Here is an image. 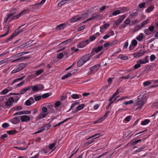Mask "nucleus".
I'll use <instances>...</instances> for the list:
<instances>
[{
    "mask_svg": "<svg viewBox=\"0 0 158 158\" xmlns=\"http://www.w3.org/2000/svg\"><path fill=\"white\" fill-rule=\"evenodd\" d=\"M25 25V24H23L19 27L16 30V31L15 32L13 33L9 38L7 39V40H6L5 42L7 43L8 42V41L11 40L14 37L20 34L21 32L23 31V30H18L21 27H22Z\"/></svg>",
    "mask_w": 158,
    "mask_h": 158,
    "instance_id": "1",
    "label": "nucleus"
},
{
    "mask_svg": "<svg viewBox=\"0 0 158 158\" xmlns=\"http://www.w3.org/2000/svg\"><path fill=\"white\" fill-rule=\"evenodd\" d=\"M42 112L41 113L38 115V117L39 119H41L46 117L48 114L47 112L48 110L46 107H43L42 108Z\"/></svg>",
    "mask_w": 158,
    "mask_h": 158,
    "instance_id": "2",
    "label": "nucleus"
},
{
    "mask_svg": "<svg viewBox=\"0 0 158 158\" xmlns=\"http://www.w3.org/2000/svg\"><path fill=\"white\" fill-rule=\"evenodd\" d=\"M30 11V9H27L22 11L20 13L17 15L13 16L12 18L13 19H18L21 16L28 13Z\"/></svg>",
    "mask_w": 158,
    "mask_h": 158,
    "instance_id": "3",
    "label": "nucleus"
},
{
    "mask_svg": "<svg viewBox=\"0 0 158 158\" xmlns=\"http://www.w3.org/2000/svg\"><path fill=\"white\" fill-rule=\"evenodd\" d=\"M146 99H138L136 101L135 105L136 106H138V109H141L142 107L146 102Z\"/></svg>",
    "mask_w": 158,
    "mask_h": 158,
    "instance_id": "4",
    "label": "nucleus"
},
{
    "mask_svg": "<svg viewBox=\"0 0 158 158\" xmlns=\"http://www.w3.org/2000/svg\"><path fill=\"white\" fill-rule=\"evenodd\" d=\"M145 52V50H140L137 52L133 54V56L135 58H138L143 56Z\"/></svg>",
    "mask_w": 158,
    "mask_h": 158,
    "instance_id": "5",
    "label": "nucleus"
},
{
    "mask_svg": "<svg viewBox=\"0 0 158 158\" xmlns=\"http://www.w3.org/2000/svg\"><path fill=\"white\" fill-rule=\"evenodd\" d=\"M20 118L22 122H27L30 120V117L27 115L21 116L20 117Z\"/></svg>",
    "mask_w": 158,
    "mask_h": 158,
    "instance_id": "6",
    "label": "nucleus"
},
{
    "mask_svg": "<svg viewBox=\"0 0 158 158\" xmlns=\"http://www.w3.org/2000/svg\"><path fill=\"white\" fill-rule=\"evenodd\" d=\"M103 48V47L102 46H99L97 48H93L92 49L91 53L94 54V55L95 54L94 53H97L101 51Z\"/></svg>",
    "mask_w": 158,
    "mask_h": 158,
    "instance_id": "7",
    "label": "nucleus"
},
{
    "mask_svg": "<svg viewBox=\"0 0 158 158\" xmlns=\"http://www.w3.org/2000/svg\"><path fill=\"white\" fill-rule=\"evenodd\" d=\"M50 96V94L49 93H45L42 95H39L38 94L35 95L34 96V99H41V98H46Z\"/></svg>",
    "mask_w": 158,
    "mask_h": 158,
    "instance_id": "8",
    "label": "nucleus"
},
{
    "mask_svg": "<svg viewBox=\"0 0 158 158\" xmlns=\"http://www.w3.org/2000/svg\"><path fill=\"white\" fill-rule=\"evenodd\" d=\"M10 122L13 124H16L19 123L20 121V117L17 116L14 118L10 120Z\"/></svg>",
    "mask_w": 158,
    "mask_h": 158,
    "instance_id": "9",
    "label": "nucleus"
},
{
    "mask_svg": "<svg viewBox=\"0 0 158 158\" xmlns=\"http://www.w3.org/2000/svg\"><path fill=\"white\" fill-rule=\"evenodd\" d=\"M94 54L92 53H90V54H88L84 56L81 58L83 59V60L85 62L89 60L91 56H93Z\"/></svg>",
    "mask_w": 158,
    "mask_h": 158,
    "instance_id": "10",
    "label": "nucleus"
},
{
    "mask_svg": "<svg viewBox=\"0 0 158 158\" xmlns=\"http://www.w3.org/2000/svg\"><path fill=\"white\" fill-rule=\"evenodd\" d=\"M30 58V57L28 56V57H26V56H22L21 57H20L19 58L16 59L15 60H12L11 61V62L12 63L15 62H17V61H19V62H21L23 61V60H25L26 59H29Z\"/></svg>",
    "mask_w": 158,
    "mask_h": 158,
    "instance_id": "11",
    "label": "nucleus"
},
{
    "mask_svg": "<svg viewBox=\"0 0 158 158\" xmlns=\"http://www.w3.org/2000/svg\"><path fill=\"white\" fill-rule=\"evenodd\" d=\"M88 13H85L83 14L78 15L79 20H83L87 18L88 16Z\"/></svg>",
    "mask_w": 158,
    "mask_h": 158,
    "instance_id": "12",
    "label": "nucleus"
},
{
    "mask_svg": "<svg viewBox=\"0 0 158 158\" xmlns=\"http://www.w3.org/2000/svg\"><path fill=\"white\" fill-rule=\"evenodd\" d=\"M15 99H8L5 102V105L6 106L11 107L13 105Z\"/></svg>",
    "mask_w": 158,
    "mask_h": 158,
    "instance_id": "13",
    "label": "nucleus"
},
{
    "mask_svg": "<svg viewBox=\"0 0 158 158\" xmlns=\"http://www.w3.org/2000/svg\"><path fill=\"white\" fill-rule=\"evenodd\" d=\"M121 92V90L119 88L118 89L116 92L112 95V97L110 99H116L117 98H118L119 96H117V95Z\"/></svg>",
    "mask_w": 158,
    "mask_h": 158,
    "instance_id": "14",
    "label": "nucleus"
},
{
    "mask_svg": "<svg viewBox=\"0 0 158 158\" xmlns=\"http://www.w3.org/2000/svg\"><path fill=\"white\" fill-rule=\"evenodd\" d=\"M66 26V25L65 23L61 24L56 27V31L64 29Z\"/></svg>",
    "mask_w": 158,
    "mask_h": 158,
    "instance_id": "15",
    "label": "nucleus"
},
{
    "mask_svg": "<svg viewBox=\"0 0 158 158\" xmlns=\"http://www.w3.org/2000/svg\"><path fill=\"white\" fill-rule=\"evenodd\" d=\"M31 89V86H29L27 87H25L21 90L20 93L21 94H23L27 91L30 90Z\"/></svg>",
    "mask_w": 158,
    "mask_h": 158,
    "instance_id": "16",
    "label": "nucleus"
},
{
    "mask_svg": "<svg viewBox=\"0 0 158 158\" xmlns=\"http://www.w3.org/2000/svg\"><path fill=\"white\" fill-rule=\"evenodd\" d=\"M85 63V62L83 60V59L81 58L78 60L77 62V66L78 67H81Z\"/></svg>",
    "mask_w": 158,
    "mask_h": 158,
    "instance_id": "17",
    "label": "nucleus"
},
{
    "mask_svg": "<svg viewBox=\"0 0 158 158\" xmlns=\"http://www.w3.org/2000/svg\"><path fill=\"white\" fill-rule=\"evenodd\" d=\"M87 44V43L84 41L80 43L77 45V47L79 48H83L85 47Z\"/></svg>",
    "mask_w": 158,
    "mask_h": 158,
    "instance_id": "18",
    "label": "nucleus"
},
{
    "mask_svg": "<svg viewBox=\"0 0 158 158\" xmlns=\"http://www.w3.org/2000/svg\"><path fill=\"white\" fill-rule=\"evenodd\" d=\"M100 67V65L99 64H97L91 67L90 70L92 72L94 71V69H95V70L97 71L99 69Z\"/></svg>",
    "mask_w": 158,
    "mask_h": 158,
    "instance_id": "19",
    "label": "nucleus"
},
{
    "mask_svg": "<svg viewBox=\"0 0 158 158\" xmlns=\"http://www.w3.org/2000/svg\"><path fill=\"white\" fill-rule=\"evenodd\" d=\"M79 20V18L78 16V15L72 18V19L70 20V22L73 23Z\"/></svg>",
    "mask_w": 158,
    "mask_h": 158,
    "instance_id": "20",
    "label": "nucleus"
},
{
    "mask_svg": "<svg viewBox=\"0 0 158 158\" xmlns=\"http://www.w3.org/2000/svg\"><path fill=\"white\" fill-rule=\"evenodd\" d=\"M26 64L23 63L20 64L18 66V68L20 71L23 69L26 66Z\"/></svg>",
    "mask_w": 158,
    "mask_h": 158,
    "instance_id": "21",
    "label": "nucleus"
},
{
    "mask_svg": "<svg viewBox=\"0 0 158 158\" xmlns=\"http://www.w3.org/2000/svg\"><path fill=\"white\" fill-rule=\"evenodd\" d=\"M144 37L143 36V34L141 33L139 34V35L136 37V39L139 41H141L142 40Z\"/></svg>",
    "mask_w": 158,
    "mask_h": 158,
    "instance_id": "22",
    "label": "nucleus"
},
{
    "mask_svg": "<svg viewBox=\"0 0 158 158\" xmlns=\"http://www.w3.org/2000/svg\"><path fill=\"white\" fill-rule=\"evenodd\" d=\"M150 121V120L149 119H145L141 123V124L143 126L146 125L148 124Z\"/></svg>",
    "mask_w": 158,
    "mask_h": 158,
    "instance_id": "23",
    "label": "nucleus"
},
{
    "mask_svg": "<svg viewBox=\"0 0 158 158\" xmlns=\"http://www.w3.org/2000/svg\"><path fill=\"white\" fill-rule=\"evenodd\" d=\"M25 77V76H23L21 77L16 79L14 80L13 81H12V84H11V85H13L16 82L18 81L22 80Z\"/></svg>",
    "mask_w": 158,
    "mask_h": 158,
    "instance_id": "24",
    "label": "nucleus"
},
{
    "mask_svg": "<svg viewBox=\"0 0 158 158\" xmlns=\"http://www.w3.org/2000/svg\"><path fill=\"white\" fill-rule=\"evenodd\" d=\"M51 125L49 124H44L42 127L44 129V130L46 129L48 130L50 127Z\"/></svg>",
    "mask_w": 158,
    "mask_h": 158,
    "instance_id": "25",
    "label": "nucleus"
},
{
    "mask_svg": "<svg viewBox=\"0 0 158 158\" xmlns=\"http://www.w3.org/2000/svg\"><path fill=\"white\" fill-rule=\"evenodd\" d=\"M72 118V117H70V118H66V119H64V121H63L61 122H60L59 123H58V124L55 125V126H54V127H58V126H59L60 125H61L62 124V123H64V122H65L66 121H67L68 120L71 119V118Z\"/></svg>",
    "mask_w": 158,
    "mask_h": 158,
    "instance_id": "26",
    "label": "nucleus"
},
{
    "mask_svg": "<svg viewBox=\"0 0 158 158\" xmlns=\"http://www.w3.org/2000/svg\"><path fill=\"white\" fill-rule=\"evenodd\" d=\"M45 1L46 0H42L41 2L39 3H36V4H35L34 5H31V7L32 8H34L35 7H34L35 6H36L37 5H40V4H44L45 2Z\"/></svg>",
    "mask_w": 158,
    "mask_h": 158,
    "instance_id": "27",
    "label": "nucleus"
},
{
    "mask_svg": "<svg viewBox=\"0 0 158 158\" xmlns=\"http://www.w3.org/2000/svg\"><path fill=\"white\" fill-rule=\"evenodd\" d=\"M68 2V1L67 0H62L60 2H59L58 4V6H61L63 5L64 4L66 3L67 2Z\"/></svg>",
    "mask_w": 158,
    "mask_h": 158,
    "instance_id": "28",
    "label": "nucleus"
},
{
    "mask_svg": "<svg viewBox=\"0 0 158 158\" xmlns=\"http://www.w3.org/2000/svg\"><path fill=\"white\" fill-rule=\"evenodd\" d=\"M118 58L122 60H126L128 59V56H124L123 55H120L118 56Z\"/></svg>",
    "mask_w": 158,
    "mask_h": 158,
    "instance_id": "29",
    "label": "nucleus"
},
{
    "mask_svg": "<svg viewBox=\"0 0 158 158\" xmlns=\"http://www.w3.org/2000/svg\"><path fill=\"white\" fill-rule=\"evenodd\" d=\"M17 9H13L10 12V13L8 15L9 16H10V17L14 15L16 12Z\"/></svg>",
    "mask_w": 158,
    "mask_h": 158,
    "instance_id": "30",
    "label": "nucleus"
},
{
    "mask_svg": "<svg viewBox=\"0 0 158 158\" xmlns=\"http://www.w3.org/2000/svg\"><path fill=\"white\" fill-rule=\"evenodd\" d=\"M115 99H109V101L110 102L106 106V109H108L110 107V105L113 103L115 101Z\"/></svg>",
    "mask_w": 158,
    "mask_h": 158,
    "instance_id": "31",
    "label": "nucleus"
},
{
    "mask_svg": "<svg viewBox=\"0 0 158 158\" xmlns=\"http://www.w3.org/2000/svg\"><path fill=\"white\" fill-rule=\"evenodd\" d=\"M85 106V105L84 104H82L78 106L76 108L77 110L79 111L83 109Z\"/></svg>",
    "mask_w": 158,
    "mask_h": 158,
    "instance_id": "32",
    "label": "nucleus"
},
{
    "mask_svg": "<svg viewBox=\"0 0 158 158\" xmlns=\"http://www.w3.org/2000/svg\"><path fill=\"white\" fill-rule=\"evenodd\" d=\"M7 133L9 135H14V134H15L16 133V131L15 130H10V131H8L7 132Z\"/></svg>",
    "mask_w": 158,
    "mask_h": 158,
    "instance_id": "33",
    "label": "nucleus"
},
{
    "mask_svg": "<svg viewBox=\"0 0 158 158\" xmlns=\"http://www.w3.org/2000/svg\"><path fill=\"white\" fill-rule=\"evenodd\" d=\"M126 16L124 15H122L119 17L118 20L121 23L123 19L125 18Z\"/></svg>",
    "mask_w": 158,
    "mask_h": 158,
    "instance_id": "34",
    "label": "nucleus"
},
{
    "mask_svg": "<svg viewBox=\"0 0 158 158\" xmlns=\"http://www.w3.org/2000/svg\"><path fill=\"white\" fill-rule=\"evenodd\" d=\"M96 20H99L101 19L102 17V16L101 15L98 14L94 16Z\"/></svg>",
    "mask_w": 158,
    "mask_h": 158,
    "instance_id": "35",
    "label": "nucleus"
},
{
    "mask_svg": "<svg viewBox=\"0 0 158 158\" xmlns=\"http://www.w3.org/2000/svg\"><path fill=\"white\" fill-rule=\"evenodd\" d=\"M71 73H68L67 74L64 75L61 78V79L62 80H64L66 78H68L69 77L71 76Z\"/></svg>",
    "mask_w": 158,
    "mask_h": 158,
    "instance_id": "36",
    "label": "nucleus"
},
{
    "mask_svg": "<svg viewBox=\"0 0 158 158\" xmlns=\"http://www.w3.org/2000/svg\"><path fill=\"white\" fill-rule=\"evenodd\" d=\"M31 88L34 91H39L38 87L37 85H34L33 86H31Z\"/></svg>",
    "mask_w": 158,
    "mask_h": 158,
    "instance_id": "37",
    "label": "nucleus"
},
{
    "mask_svg": "<svg viewBox=\"0 0 158 158\" xmlns=\"http://www.w3.org/2000/svg\"><path fill=\"white\" fill-rule=\"evenodd\" d=\"M149 22V20L147 19L145 21H143L141 23V27H143L144 26L147 24Z\"/></svg>",
    "mask_w": 158,
    "mask_h": 158,
    "instance_id": "38",
    "label": "nucleus"
},
{
    "mask_svg": "<svg viewBox=\"0 0 158 158\" xmlns=\"http://www.w3.org/2000/svg\"><path fill=\"white\" fill-rule=\"evenodd\" d=\"M154 9V7L153 6H151L148 7L146 10L148 13H149L152 11Z\"/></svg>",
    "mask_w": 158,
    "mask_h": 158,
    "instance_id": "39",
    "label": "nucleus"
},
{
    "mask_svg": "<svg viewBox=\"0 0 158 158\" xmlns=\"http://www.w3.org/2000/svg\"><path fill=\"white\" fill-rule=\"evenodd\" d=\"M137 15V13L134 12L130 14V16L132 19H134Z\"/></svg>",
    "mask_w": 158,
    "mask_h": 158,
    "instance_id": "40",
    "label": "nucleus"
},
{
    "mask_svg": "<svg viewBox=\"0 0 158 158\" xmlns=\"http://www.w3.org/2000/svg\"><path fill=\"white\" fill-rule=\"evenodd\" d=\"M44 131V129L42 127L39 128V130L35 132L34 134H37L40 133Z\"/></svg>",
    "mask_w": 158,
    "mask_h": 158,
    "instance_id": "41",
    "label": "nucleus"
},
{
    "mask_svg": "<svg viewBox=\"0 0 158 158\" xmlns=\"http://www.w3.org/2000/svg\"><path fill=\"white\" fill-rule=\"evenodd\" d=\"M120 13H121L120 11L119 10H115L112 13V15H113L115 16V15H117L118 14H119Z\"/></svg>",
    "mask_w": 158,
    "mask_h": 158,
    "instance_id": "42",
    "label": "nucleus"
},
{
    "mask_svg": "<svg viewBox=\"0 0 158 158\" xmlns=\"http://www.w3.org/2000/svg\"><path fill=\"white\" fill-rule=\"evenodd\" d=\"M152 107L153 108H157L158 107V102H156L153 103Z\"/></svg>",
    "mask_w": 158,
    "mask_h": 158,
    "instance_id": "43",
    "label": "nucleus"
},
{
    "mask_svg": "<svg viewBox=\"0 0 158 158\" xmlns=\"http://www.w3.org/2000/svg\"><path fill=\"white\" fill-rule=\"evenodd\" d=\"M78 150V149H77L76 151L73 150L72 152V154L70 156L69 158H72L74 155L77 152Z\"/></svg>",
    "mask_w": 158,
    "mask_h": 158,
    "instance_id": "44",
    "label": "nucleus"
},
{
    "mask_svg": "<svg viewBox=\"0 0 158 158\" xmlns=\"http://www.w3.org/2000/svg\"><path fill=\"white\" fill-rule=\"evenodd\" d=\"M71 97L73 99H78L80 98L78 95L74 94L72 95Z\"/></svg>",
    "mask_w": 158,
    "mask_h": 158,
    "instance_id": "45",
    "label": "nucleus"
},
{
    "mask_svg": "<svg viewBox=\"0 0 158 158\" xmlns=\"http://www.w3.org/2000/svg\"><path fill=\"white\" fill-rule=\"evenodd\" d=\"M43 72V70L42 69H41L36 72L35 74L37 76H38L40 74Z\"/></svg>",
    "mask_w": 158,
    "mask_h": 158,
    "instance_id": "46",
    "label": "nucleus"
},
{
    "mask_svg": "<svg viewBox=\"0 0 158 158\" xmlns=\"http://www.w3.org/2000/svg\"><path fill=\"white\" fill-rule=\"evenodd\" d=\"M133 102V101L132 100H131L130 101H128L127 102H124V103H123V104L126 105H127L128 104H132Z\"/></svg>",
    "mask_w": 158,
    "mask_h": 158,
    "instance_id": "47",
    "label": "nucleus"
},
{
    "mask_svg": "<svg viewBox=\"0 0 158 158\" xmlns=\"http://www.w3.org/2000/svg\"><path fill=\"white\" fill-rule=\"evenodd\" d=\"M137 42L135 39L133 40L131 42V44L132 46L135 47L137 45Z\"/></svg>",
    "mask_w": 158,
    "mask_h": 158,
    "instance_id": "48",
    "label": "nucleus"
},
{
    "mask_svg": "<svg viewBox=\"0 0 158 158\" xmlns=\"http://www.w3.org/2000/svg\"><path fill=\"white\" fill-rule=\"evenodd\" d=\"M31 103L30 101L28 99L27 100H26L25 103L24 104L25 105H26L27 106H29L31 105Z\"/></svg>",
    "mask_w": 158,
    "mask_h": 158,
    "instance_id": "49",
    "label": "nucleus"
},
{
    "mask_svg": "<svg viewBox=\"0 0 158 158\" xmlns=\"http://www.w3.org/2000/svg\"><path fill=\"white\" fill-rule=\"evenodd\" d=\"M61 104V102L60 101H56L55 103V107H58L60 106V105Z\"/></svg>",
    "mask_w": 158,
    "mask_h": 158,
    "instance_id": "50",
    "label": "nucleus"
},
{
    "mask_svg": "<svg viewBox=\"0 0 158 158\" xmlns=\"http://www.w3.org/2000/svg\"><path fill=\"white\" fill-rule=\"evenodd\" d=\"M22 54V52H21L17 54L12 56V58L19 57H20L23 55Z\"/></svg>",
    "mask_w": 158,
    "mask_h": 158,
    "instance_id": "51",
    "label": "nucleus"
},
{
    "mask_svg": "<svg viewBox=\"0 0 158 158\" xmlns=\"http://www.w3.org/2000/svg\"><path fill=\"white\" fill-rule=\"evenodd\" d=\"M64 56V54L62 53H59L57 55V57L58 59H61Z\"/></svg>",
    "mask_w": 158,
    "mask_h": 158,
    "instance_id": "52",
    "label": "nucleus"
},
{
    "mask_svg": "<svg viewBox=\"0 0 158 158\" xmlns=\"http://www.w3.org/2000/svg\"><path fill=\"white\" fill-rule=\"evenodd\" d=\"M105 119V118L103 117H101L100 118H99L98 120L96 121L95 122V123H98L99 122H100L104 120Z\"/></svg>",
    "mask_w": 158,
    "mask_h": 158,
    "instance_id": "53",
    "label": "nucleus"
},
{
    "mask_svg": "<svg viewBox=\"0 0 158 158\" xmlns=\"http://www.w3.org/2000/svg\"><path fill=\"white\" fill-rule=\"evenodd\" d=\"M121 23H120L119 22L118 20H117L116 21L114 24V25L113 26L114 27V28H116L119 24Z\"/></svg>",
    "mask_w": 158,
    "mask_h": 158,
    "instance_id": "54",
    "label": "nucleus"
},
{
    "mask_svg": "<svg viewBox=\"0 0 158 158\" xmlns=\"http://www.w3.org/2000/svg\"><path fill=\"white\" fill-rule=\"evenodd\" d=\"M141 141V139H138L135 141H132V145H134L138 143L139 142H140Z\"/></svg>",
    "mask_w": 158,
    "mask_h": 158,
    "instance_id": "55",
    "label": "nucleus"
},
{
    "mask_svg": "<svg viewBox=\"0 0 158 158\" xmlns=\"http://www.w3.org/2000/svg\"><path fill=\"white\" fill-rule=\"evenodd\" d=\"M148 56H146L142 60V61L143 62H145V64L149 62V61L148 60Z\"/></svg>",
    "mask_w": 158,
    "mask_h": 158,
    "instance_id": "56",
    "label": "nucleus"
},
{
    "mask_svg": "<svg viewBox=\"0 0 158 158\" xmlns=\"http://www.w3.org/2000/svg\"><path fill=\"white\" fill-rule=\"evenodd\" d=\"M8 92V90L6 89L3 90L0 94H5L7 93Z\"/></svg>",
    "mask_w": 158,
    "mask_h": 158,
    "instance_id": "57",
    "label": "nucleus"
},
{
    "mask_svg": "<svg viewBox=\"0 0 158 158\" xmlns=\"http://www.w3.org/2000/svg\"><path fill=\"white\" fill-rule=\"evenodd\" d=\"M131 77V76L129 75H127L126 76H122V77L120 78V79H129Z\"/></svg>",
    "mask_w": 158,
    "mask_h": 158,
    "instance_id": "58",
    "label": "nucleus"
},
{
    "mask_svg": "<svg viewBox=\"0 0 158 158\" xmlns=\"http://www.w3.org/2000/svg\"><path fill=\"white\" fill-rule=\"evenodd\" d=\"M56 145V143H52L50 144L49 146V148L50 149H52Z\"/></svg>",
    "mask_w": 158,
    "mask_h": 158,
    "instance_id": "59",
    "label": "nucleus"
},
{
    "mask_svg": "<svg viewBox=\"0 0 158 158\" xmlns=\"http://www.w3.org/2000/svg\"><path fill=\"white\" fill-rule=\"evenodd\" d=\"M23 111H21L19 112H17L16 113H15L13 114V116H15L17 115H20L23 114Z\"/></svg>",
    "mask_w": 158,
    "mask_h": 158,
    "instance_id": "60",
    "label": "nucleus"
},
{
    "mask_svg": "<svg viewBox=\"0 0 158 158\" xmlns=\"http://www.w3.org/2000/svg\"><path fill=\"white\" fill-rule=\"evenodd\" d=\"M23 114H30L31 113V111L30 110H24L22 111Z\"/></svg>",
    "mask_w": 158,
    "mask_h": 158,
    "instance_id": "61",
    "label": "nucleus"
},
{
    "mask_svg": "<svg viewBox=\"0 0 158 158\" xmlns=\"http://www.w3.org/2000/svg\"><path fill=\"white\" fill-rule=\"evenodd\" d=\"M155 59L156 56L154 55H152L150 56V60L151 61H152L154 60Z\"/></svg>",
    "mask_w": 158,
    "mask_h": 158,
    "instance_id": "62",
    "label": "nucleus"
},
{
    "mask_svg": "<svg viewBox=\"0 0 158 158\" xmlns=\"http://www.w3.org/2000/svg\"><path fill=\"white\" fill-rule=\"evenodd\" d=\"M120 10L123 12H125L127 10V8L126 7H123L120 8Z\"/></svg>",
    "mask_w": 158,
    "mask_h": 158,
    "instance_id": "63",
    "label": "nucleus"
},
{
    "mask_svg": "<svg viewBox=\"0 0 158 158\" xmlns=\"http://www.w3.org/2000/svg\"><path fill=\"white\" fill-rule=\"evenodd\" d=\"M130 19H127L124 21V23L126 25H129L130 24Z\"/></svg>",
    "mask_w": 158,
    "mask_h": 158,
    "instance_id": "64",
    "label": "nucleus"
}]
</instances>
